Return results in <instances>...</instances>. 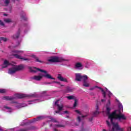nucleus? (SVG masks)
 <instances>
[{"label": "nucleus", "mask_w": 131, "mask_h": 131, "mask_svg": "<svg viewBox=\"0 0 131 131\" xmlns=\"http://www.w3.org/2000/svg\"><path fill=\"white\" fill-rule=\"evenodd\" d=\"M34 69H36V70H37V71H40V72H41L42 73H45V74L34 76L31 77V79L36 80L37 81H40V80L42 79V77H45V78H47L48 79H52L53 80L56 79V78L53 77L51 74L48 73V71L37 68H34Z\"/></svg>", "instance_id": "obj_1"}, {"label": "nucleus", "mask_w": 131, "mask_h": 131, "mask_svg": "<svg viewBox=\"0 0 131 131\" xmlns=\"http://www.w3.org/2000/svg\"><path fill=\"white\" fill-rule=\"evenodd\" d=\"M108 119H111V122L113 124V127L112 128V131L119 130V131H124V128L120 127L118 123H114V120L116 119V111H114L112 114L108 115Z\"/></svg>", "instance_id": "obj_2"}, {"label": "nucleus", "mask_w": 131, "mask_h": 131, "mask_svg": "<svg viewBox=\"0 0 131 131\" xmlns=\"http://www.w3.org/2000/svg\"><path fill=\"white\" fill-rule=\"evenodd\" d=\"M48 61L51 63H60L62 61H65V60L62 58H59L57 56H52L50 57L49 59H48Z\"/></svg>", "instance_id": "obj_3"}, {"label": "nucleus", "mask_w": 131, "mask_h": 131, "mask_svg": "<svg viewBox=\"0 0 131 131\" xmlns=\"http://www.w3.org/2000/svg\"><path fill=\"white\" fill-rule=\"evenodd\" d=\"M116 119H118L120 122H122V120H126V117L124 114H121V113H119V114H116Z\"/></svg>", "instance_id": "obj_4"}, {"label": "nucleus", "mask_w": 131, "mask_h": 131, "mask_svg": "<svg viewBox=\"0 0 131 131\" xmlns=\"http://www.w3.org/2000/svg\"><path fill=\"white\" fill-rule=\"evenodd\" d=\"M59 102H60V99L56 100L55 102V105L57 106V110H59V111H63L64 105H63V104H62L61 103L60 104H59Z\"/></svg>", "instance_id": "obj_5"}, {"label": "nucleus", "mask_w": 131, "mask_h": 131, "mask_svg": "<svg viewBox=\"0 0 131 131\" xmlns=\"http://www.w3.org/2000/svg\"><path fill=\"white\" fill-rule=\"evenodd\" d=\"M13 56H14V57H15V58H16L17 59H20V60H24V61H29L30 60L29 58H23L17 54H13Z\"/></svg>", "instance_id": "obj_6"}, {"label": "nucleus", "mask_w": 131, "mask_h": 131, "mask_svg": "<svg viewBox=\"0 0 131 131\" xmlns=\"http://www.w3.org/2000/svg\"><path fill=\"white\" fill-rule=\"evenodd\" d=\"M57 78L60 81H64V82H68V81L67 80V79L62 77V75H61V74H58Z\"/></svg>", "instance_id": "obj_7"}, {"label": "nucleus", "mask_w": 131, "mask_h": 131, "mask_svg": "<svg viewBox=\"0 0 131 131\" xmlns=\"http://www.w3.org/2000/svg\"><path fill=\"white\" fill-rule=\"evenodd\" d=\"M75 80H76V81H81V79L82 78V75H81V74L77 73L75 74Z\"/></svg>", "instance_id": "obj_8"}, {"label": "nucleus", "mask_w": 131, "mask_h": 131, "mask_svg": "<svg viewBox=\"0 0 131 131\" xmlns=\"http://www.w3.org/2000/svg\"><path fill=\"white\" fill-rule=\"evenodd\" d=\"M16 72H17L16 68H11L9 69L8 71L9 74H14V73H16Z\"/></svg>", "instance_id": "obj_9"}, {"label": "nucleus", "mask_w": 131, "mask_h": 131, "mask_svg": "<svg viewBox=\"0 0 131 131\" xmlns=\"http://www.w3.org/2000/svg\"><path fill=\"white\" fill-rule=\"evenodd\" d=\"M10 65H11V63H9V61L5 60L3 63V65H2V68H7V67L10 66Z\"/></svg>", "instance_id": "obj_10"}, {"label": "nucleus", "mask_w": 131, "mask_h": 131, "mask_svg": "<svg viewBox=\"0 0 131 131\" xmlns=\"http://www.w3.org/2000/svg\"><path fill=\"white\" fill-rule=\"evenodd\" d=\"M15 97L17 98L18 99H22L26 97V95H25V94H15Z\"/></svg>", "instance_id": "obj_11"}, {"label": "nucleus", "mask_w": 131, "mask_h": 131, "mask_svg": "<svg viewBox=\"0 0 131 131\" xmlns=\"http://www.w3.org/2000/svg\"><path fill=\"white\" fill-rule=\"evenodd\" d=\"M15 97L12 96H4L3 97L4 100H7V101H13Z\"/></svg>", "instance_id": "obj_12"}, {"label": "nucleus", "mask_w": 131, "mask_h": 131, "mask_svg": "<svg viewBox=\"0 0 131 131\" xmlns=\"http://www.w3.org/2000/svg\"><path fill=\"white\" fill-rule=\"evenodd\" d=\"M16 69L17 71L23 70V69H24V64L19 65L16 68Z\"/></svg>", "instance_id": "obj_13"}, {"label": "nucleus", "mask_w": 131, "mask_h": 131, "mask_svg": "<svg viewBox=\"0 0 131 131\" xmlns=\"http://www.w3.org/2000/svg\"><path fill=\"white\" fill-rule=\"evenodd\" d=\"M95 88H97V89H99V90H101V92H102V94L104 98H106V92L105 91H104V89H102L101 87H99L98 86H95Z\"/></svg>", "instance_id": "obj_14"}, {"label": "nucleus", "mask_w": 131, "mask_h": 131, "mask_svg": "<svg viewBox=\"0 0 131 131\" xmlns=\"http://www.w3.org/2000/svg\"><path fill=\"white\" fill-rule=\"evenodd\" d=\"M21 32V31L20 30V29H18V31H17L16 34L14 35L13 36V38H19V36H20V33Z\"/></svg>", "instance_id": "obj_15"}, {"label": "nucleus", "mask_w": 131, "mask_h": 131, "mask_svg": "<svg viewBox=\"0 0 131 131\" xmlns=\"http://www.w3.org/2000/svg\"><path fill=\"white\" fill-rule=\"evenodd\" d=\"M32 57L35 59L36 62H39V63H42L43 62L41 60H40L38 59V57H36V56L33 55H32Z\"/></svg>", "instance_id": "obj_16"}, {"label": "nucleus", "mask_w": 131, "mask_h": 131, "mask_svg": "<svg viewBox=\"0 0 131 131\" xmlns=\"http://www.w3.org/2000/svg\"><path fill=\"white\" fill-rule=\"evenodd\" d=\"M25 16H26V14L24 12H23L22 14L20 15V17L23 20L26 21V20H27V18H26Z\"/></svg>", "instance_id": "obj_17"}, {"label": "nucleus", "mask_w": 131, "mask_h": 131, "mask_svg": "<svg viewBox=\"0 0 131 131\" xmlns=\"http://www.w3.org/2000/svg\"><path fill=\"white\" fill-rule=\"evenodd\" d=\"M4 22H5V23H13V20H12V19H11V18H4Z\"/></svg>", "instance_id": "obj_18"}, {"label": "nucleus", "mask_w": 131, "mask_h": 131, "mask_svg": "<svg viewBox=\"0 0 131 131\" xmlns=\"http://www.w3.org/2000/svg\"><path fill=\"white\" fill-rule=\"evenodd\" d=\"M119 113L123 112V106H122V104H119Z\"/></svg>", "instance_id": "obj_19"}, {"label": "nucleus", "mask_w": 131, "mask_h": 131, "mask_svg": "<svg viewBox=\"0 0 131 131\" xmlns=\"http://www.w3.org/2000/svg\"><path fill=\"white\" fill-rule=\"evenodd\" d=\"M71 92H73V89L69 86H67L66 89V93H70Z\"/></svg>", "instance_id": "obj_20"}, {"label": "nucleus", "mask_w": 131, "mask_h": 131, "mask_svg": "<svg viewBox=\"0 0 131 131\" xmlns=\"http://www.w3.org/2000/svg\"><path fill=\"white\" fill-rule=\"evenodd\" d=\"M75 68H80L81 67H82V64L80 62H77L75 64Z\"/></svg>", "instance_id": "obj_21"}, {"label": "nucleus", "mask_w": 131, "mask_h": 131, "mask_svg": "<svg viewBox=\"0 0 131 131\" xmlns=\"http://www.w3.org/2000/svg\"><path fill=\"white\" fill-rule=\"evenodd\" d=\"M83 86H85L86 88H89L90 86V84L86 82V81H84L83 82Z\"/></svg>", "instance_id": "obj_22"}, {"label": "nucleus", "mask_w": 131, "mask_h": 131, "mask_svg": "<svg viewBox=\"0 0 131 131\" xmlns=\"http://www.w3.org/2000/svg\"><path fill=\"white\" fill-rule=\"evenodd\" d=\"M41 119H42V117H37V118L34 119V121H33V122H34L35 121H38V120H41Z\"/></svg>", "instance_id": "obj_23"}, {"label": "nucleus", "mask_w": 131, "mask_h": 131, "mask_svg": "<svg viewBox=\"0 0 131 131\" xmlns=\"http://www.w3.org/2000/svg\"><path fill=\"white\" fill-rule=\"evenodd\" d=\"M82 80H83V82L84 81H86V80L88 79V76L86 75H84L82 76Z\"/></svg>", "instance_id": "obj_24"}, {"label": "nucleus", "mask_w": 131, "mask_h": 131, "mask_svg": "<svg viewBox=\"0 0 131 131\" xmlns=\"http://www.w3.org/2000/svg\"><path fill=\"white\" fill-rule=\"evenodd\" d=\"M111 110V108L110 107L107 106L106 107V114L107 115H110V111Z\"/></svg>", "instance_id": "obj_25"}, {"label": "nucleus", "mask_w": 131, "mask_h": 131, "mask_svg": "<svg viewBox=\"0 0 131 131\" xmlns=\"http://www.w3.org/2000/svg\"><path fill=\"white\" fill-rule=\"evenodd\" d=\"M6 93H7V90L6 89H0V94H6Z\"/></svg>", "instance_id": "obj_26"}, {"label": "nucleus", "mask_w": 131, "mask_h": 131, "mask_svg": "<svg viewBox=\"0 0 131 131\" xmlns=\"http://www.w3.org/2000/svg\"><path fill=\"white\" fill-rule=\"evenodd\" d=\"M77 102H78L77 99H75L74 100V104H73L74 108H75V107H76V106H77Z\"/></svg>", "instance_id": "obj_27"}, {"label": "nucleus", "mask_w": 131, "mask_h": 131, "mask_svg": "<svg viewBox=\"0 0 131 131\" xmlns=\"http://www.w3.org/2000/svg\"><path fill=\"white\" fill-rule=\"evenodd\" d=\"M16 108H18V109H20V108H22L23 107H24V106H23L22 104H21L20 103H18L16 106Z\"/></svg>", "instance_id": "obj_28"}, {"label": "nucleus", "mask_w": 131, "mask_h": 131, "mask_svg": "<svg viewBox=\"0 0 131 131\" xmlns=\"http://www.w3.org/2000/svg\"><path fill=\"white\" fill-rule=\"evenodd\" d=\"M55 126L56 127H65V125H60V124H55Z\"/></svg>", "instance_id": "obj_29"}, {"label": "nucleus", "mask_w": 131, "mask_h": 131, "mask_svg": "<svg viewBox=\"0 0 131 131\" xmlns=\"http://www.w3.org/2000/svg\"><path fill=\"white\" fill-rule=\"evenodd\" d=\"M13 53H15V54H19V53H23V51L19 50H15L13 51Z\"/></svg>", "instance_id": "obj_30"}, {"label": "nucleus", "mask_w": 131, "mask_h": 131, "mask_svg": "<svg viewBox=\"0 0 131 131\" xmlns=\"http://www.w3.org/2000/svg\"><path fill=\"white\" fill-rule=\"evenodd\" d=\"M99 114H100V112L98 111H96L94 113V116H97V115H99Z\"/></svg>", "instance_id": "obj_31"}, {"label": "nucleus", "mask_w": 131, "mask_h": 131, "mask_svg": "<svg viewBox=\"0 0 131 131\" xmlns=\"http://www.w3.org/2000/svg\"><path fill=\"white\" fill-rule=\"evenodd\" d=\"M67 99L68 100H72L73 99H74V96H69L67 97Z\"/></svg>", "instance_id": "obj_32"}, {"label": "nucleus", "mask_w": 131, "mask_h": 131, "mask_svg": "<svg viewBox=\"0 0 131 131\" xmlns=\"http://www.w3.org/2000/svg\"><path fill=\"white\" fill-rule=\"evenodd\" d=\"M28 130H30L31 129H35V127H34V126H31V127L27 128Z\"/></svg>", "instance_id": "obj_33"}, {"label": "nucleus", "mask_w": 131, "mask_h": 131, "mask_svg": "<svg viewBox=\"0 0 131 131\" xmlns=\"http://www.w3.org/2000/svg\"><path fill=\"white\" fill-rule=\"evenodd\" d=\"M106 124H107V126H108V127H111V124H110V122L108 121H106Z\"/></svg>", "instance_id": "obj_34"}, {"label": "nucleus", "mask_w": 131, "mask_h": 131, "mask_svg": "<svg viewBox=\"0 0 131 131\" xmlns=\"http://www.w3.org/2000/svg\"><path fill=\"white\" fill-rule=\"evenodd\" d=\"M2 41H5V42H6V41H7V40H8V38L3 37H2Z\"/></svg>", "instance_id": "obj_35"}, {"label": "nucleus", "mask_w": 131, "mask_h": 131, "mask_svg": "<svg viewBox=\"0 0 131 131\" xmlns=\"http://www.w3.org/2000/svg\"><path fill=\"white\" fill-rule=\"evenodd\" d=\"M5 4L6 5H9L10 4V0H5Z\"/></svg>", "instance_id": "obj_36"}, {"label": "nucleus", "mask_w": 131, "mask_h": 131, "mask_svg": "<svg viewBox=\"0 0 131 131\" xmlns=\"http://www.w3.org/2000/svg\"><path fill=\"white\" fill-rule=\"evenodd\" d=\"M77 120L78 121V122H80L81 121V119L80 118V117L78 116L77 118Z\"/></svg>", "instance_id": "obj_37"}, {"label": "nucleus", "mask_w": 131, "mask_h": 131, "mask_svg": "<svg viewBox=\"0 0 131 131\" xmlns=\"http://www.w3.org/2000/svg\"><path fill=\"white\" fill-rule=\"evenodd\" d=\"M0 25L1 26H5V24L2 20H0Z\"/></svg>", "instance_id": "obj_38"}, {"label": "nucleus", "mask_w": 131, "mask_h": 131, "mask_svg": "<svg viewBox=\"0 0 131 131\" xmlns=\"http://www.w3.org/2000/svg\"><path fill=\"white\" fill-rule=\"evenodd\" d=\"M53 83H57V84H61V83L60 82L56 81H53L52 82Z\"/></svg>", "instance_id": "obj_39"}, {"label": "nucleus", "mask_w": 131, "mask_h": 131, "mask_svg": "<svg viewBox=\"0 0 131 131\" xmlns=\"http://www.w3.org/2000/svg\"><path fill=\"white\" fill-rule=\"evenodd\" d=\"M75 112H76L78 114H79L80 115H81V113L78 110H75Z\"/></svg>", "instance_id": "obj_40"}, {"label": "nucleus", "mask_w": 131, "mask_h": 131, "mask_svg": "<svg viewBox=\"0 0 131 131\" xmlns=\"http://www.w3.org/2000/svg\"><path fill=\"white\" fill-rule=\"evenodd\" d=\"M52 122H58V121H57V120H56V119H52Z\"/></svg>", "instance_id": "obj_41"}, {"label": "nucleus", "mask_w": 131, "mask_h": 131, "mask_svg": "<svg viewBox=\"0 0 131 131\" xmlns=\"http://www.w3.org/2000/svg\"><path fill=\"white\" fill-rule=\"evenodd\" d=\"M93 119H94V117H92L91 118H89V121L90 122L93 121Z\"/></svg>", "instance_id": "obj_42"}, {"label": "nucleus", "mask_w": 131, "mask_h": 131, "mask_svg": "<svg viewBox=\"0 0 131 131\" xmlns=\"http://www.w3.org/2000/svg\"><path fill=\"white\" fill-rule=\"evenodd\" d=\"M4 108H5V109H9V110H11V107H9V106H4Z\"/></svg>", "instance_id": "obj_43"}, {"label": "nucleus", "mask_w": 131, "mask_h": 131, "mask_svg": "<svg viewBox=\"0 0 131 131\" xmlns=\"http://www.w3.org/2000/svg\"><path fill=\"white\" fill-rule=\"evenodd\" d=\"M63 113H65L66 114H69V112H68V111H66L63 112Z\"/></svg>", "instance_id": "obj_44"}, {"label": "nucleus", "mask_w": 131, "mask_h": 131, "mask_svg": "<svg viewBox=\"0 0 131 131\" xmlns=\"http://www.w3.org/2000/svg\"><path fill=\"white\" fill-rule=\"evenodd\" d=\"M31 72H34V73H36V71L34 70H32Z\"/></svg>", "instance_id": "obj_45"}, {"label": "nucleus", "mask_w": 131, "mask_h": 131, "mask_svg": "<svg viewBox=\"0 0 131 131\" xmlns=\"http://www.w3.org/2000/svg\"><path fill=\"white\" fill-rule=\"evenodd\" d=\"M61 112V111H55V113H57V114H59V113H60V112Z\"/></svg>", "instance_id": "obj_46"}, {"label": "nucleus", "mask_w": 131, "mask_h": 131, "mask_svg": "<svg viewBox=\"0 0 131 131\" xmlns=\"http://www.w3.org/2000/svg\"><path fill=\"white\" fill-rule=\"evenodd\" d=\"M110 104H111V102H110V101L108 100V103L107 104V106H108V105H110Z\"/></svg>", "instance_id": "obj_47"}, {"label": "nucleus", "mask_w": 131, "mask_h": 131, "mask_svg": "<svg viewBox=\"0 0 131 131\" xmlns=\"http://www.w3.org/2000/svg\"><path fill=\"white\" fill-rule=\"evenodd\" d=\"M96 110L98 111L99 110V106L98 105H96Z\"/></svg>", "instance_id": "obj_48"}, {"label": "nucleus", "mask_w": 131, "mask_h": 131, "mask_svg": "<svg viewBox=\"0 0 131 131\" xmlns=\"http://www.w3.org/2000/svg\"><path fill=\"white\" fill-rule=\"evenodd\" d=\"M47 83V84H52V83H53V82H47V83Z\"/></svg>", "instance_id": "obj_49"}, {"label": "nucleus", "mask_w": 131, "mask_h": 131, "mask_svg": "<svg viewBox=\"0 0 131 131\" xmlns=\"http://www.w3.org/2000/svg\"><path fill=\"white\" fill-rule=\"evenodd\" d=\"M127 130H131V127H128L127 128Z\"/></svg>", "instance_id": "obj_50"}, {"label": "nucleus", "mask_w": 131, "mask_h": 131, "mask_svg": "<svg viewBox=\"0 0 131 131\" xmlns=\"http://www.w3.org/2000/svg\"><path fill=\"white\" fill-rule=\"evenodd\" d=\"M86 116H88V115L81 116V117H82V118H84V117H86Z\"/></svg>", "instance_id": "obj_51"}, {"label": "nucleus", "mask_w": 131, "mask_h": 131, "mask_svg": "<svg viewBox=\"0 0 131 131\" xmlns=\"http://www.w3.org/2000/svg\"><path fill=\"white\" fill-rule=\"evenodd\" d=\"M94 90H95V88H92L90 89V91H93Z\"/></svg>", "instance_id": "obj_52"}, {"label": "nucleus", "mask_w": 131, "mask_h": 131, "mask_svg": "<svg viewBox=\"0 0 131 131\" xmlns=\"http://www.w3.org/2000/svg\"><path fill=\"white\" fill-rule=\"evenodd\" d=\"M2 37H0V43H2Z\"/></svg>", "instance_id": "obj_53"}, {"label": "nucleus", "mask_w": 131, "mask_h": 131, "mask_svg": "<svg viewBox=\"0 0 131 131\" xmlns=\"http://www.w3.org/2000/svg\"><path fill=\"white\" fill-rule=\"evenodd\" d=\"M3 15H4V16H8V14H6V13H4V14H3Z\"/></svg>", "instance_id": "obj_54"}, {"label": "nucleus", "mask_w": 131, "mask_h": 131, "mask_svg": "<svg viewBox=\"0 0 131 131\" xmlns=\"http://www.w3.org/2000/svg\"><path fill=\"white\" fill-rule=\"evenodd\" d=\"M46 93H47V91H45L43 92V94H46Z\"/></svg>", "instance_id": "obj_55"}, {"label": "nucleus", "mask_w": 131, "mask_h": 131, "mask_svg": "<svg viewBox=\"0 0 131 131\" xmlns=\"http://www.w3.org/2000/svg\"><path fill=\"white\" fill-rule=\"evenodd\" d=\"M101 102H105V99H102Z\"/></svg>", "instance_id": "obj_56"}, {"label": "nucleus", "mask_w": 131, "mask_h": 131, "mask_svg": "<svg viewBox=\"0 0 131 131\" xmlns=\"http://www.w3.org/2000/svg\"><path fill=\"white\" fill-rule=\"evenodd\" d=\"M82 127H83V123H82Z\"/></svg>", "instance_id": "obj_57"}, {"label": "nucleus", "mask_w": 131, "mask_h": 131, "mask_svg": "<svg viewBox=\"0 0 131 131\" xmlns=\"http://www.w3.org/2000/svg\"><path fill=\"white\" fill-rule=\"evenodd\" d=\"M0 130L3 131V129L1 128V127H0Z\"/></svg>", "instance_id": "obj_58"}, {"label": "nucleus", "mask_w": 131, "mask_h": 131, "mask_svg": "<svg viewBox=\"0 0 131 131\" xmlns=\"http://www.w3.org/2000/svg\"><path fill=\"white\" fill-rule=\"evenodd\" d=\"M81 130L83 131L84 130V129H83V128L81 129Z\"/></svg>", "instance_id": "obj_59"}, {"label": "nucleus", "mask_w": 131, "mask_h": 131, "mask_svg": "<svg viewBox=\"0 0 131 131\" xmlns=\"http://www.w3.org/2000/svg\"><path fill=\"white\" fill-rule=\"evenodd\" d=\"M54 131H58V130H57V129H54Z\"/></svg>", "instance_id": "obj_60"}, {"label": "nucleus", "mask_w": 131, "mask_h": 131, "mask_svg": "<svg viewBox=\"0 0 131 131\" xmlns=\"http://www.w3.org/2000/svg\"><path fill=\"white\" fill-rule=\"evenodd\" d=\"M103 131H106V129H103Z\"/></svg>", "instance_id": "obj_61"}, {"label": "nucleus", "mask_w": 131, "mask_h": 131, "mask_svg": "<svg viewBox=\"0 0 131 131\" xmlns=\"http://www.w3.org/2000/svg\"><path fill=\"white\" fill-rule=\"evenodd\" d=\"M67 117L68 118L69 117V116H67Z\"/></svg>", "instance_id": "obj_62"}, {"label": "nucleus", "mask_w": 131, "mask_h": 131, "mask_svg": "<svg viewBox=\"0 0 131 131\" xmlns=\"http://www.w3.org/2000/svg\"><path fill=\"white\" fill-rule=\"evenodd\" d=\"M61 86H64V85H61Z\"/></svg>", "instance_id": "obj_63"}]
</instances>
